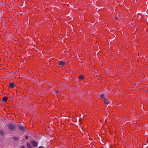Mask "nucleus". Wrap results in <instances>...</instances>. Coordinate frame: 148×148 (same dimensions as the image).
Listing matches in <instances>:
<instances>
[{
    "instance_id": "f257e3e1",
    "label": "nucleus",
    "mask_w": 148,
    "mask_h": 148,
    "mask_svg": "<svg viewBox=\"0 0 148 148\" xmlns=\"http://www.w3.org/2000/svg\"><path fill=\"white\" fill-rule=\"evenodd\" d=\"M8 127L10 130H14L16 131L15 126L14 125L13 123H9L7 125Z\"/></svg>"
},
{
    "instance_id": "f03ea898",
    "label": "nucleus",
    "mask_w": 148,
    "mask_h": 148,
    "mask_svg": "<svg viewBox=\"0 0 148 148\" xmlns=\"http://www.w3.org/2000/svg\"><path fill=\"white\" fill-rule=\"evenodd\" d=\"M17 127L18 129L21 131H24L25 130V126H21L19 125H17Z\"/></svg>"
},
{
    "instance_id": "7ed1b4c3",
    "label": "nucleus",
    "mask_w": 148,
    "mask_h": 148,
    "mask_svg": "<svg viewBox=\"0 0 148 148\" xmlns=\"http://www.w3.org/2000/svg\"><path fill=\"white\" fill-rule=\"evenodd\" d=\"M30 143L34 147H36L38 146V143L35 140H31Z\"/></svg>"
},
{
    "instance_id": "20e7f679",
    "label": "nucleus",
    "mask_w": 148,
    "mask_h": 148,
    "mask_svg": "<svg viewBox=\"0 0 148 148\" xmlns=\"http://www.w3.org/2000/svg\"><path fill=\"white\" fill-rule=\"evenodd\" d=\"M16 86V85L14 82L10 83L9 84V87L11 88H14Z\"/></svg>"
},
{
    "instance_id": "39448f33",
    "label": "nucleus",
    "mask_w": 148,
    "mask_h": 148,
    "mask_svg": "<svg viewBox=\"0 0 148 148\" xmlns=\"http://www.w3.org/2000/svg\"><path fill=\"white\" fill-rule=\"evenodd\" d=\"M65 64V63L63 61H60L59 63V64L60 65H62V66L63 67Z\"/></svg>"
},
{
    "instance_id": "423d86ee",
    "label": "nucleus",
    "mask_w": 148,
    "mask_h": 148,
    "mask_svg": "<svg viewBox=\"0 0 148 148\" xmlns=\"http://www.w3.org/2000/svg\"><path fill=\"white\" fill-rule=\"evenodd\" d=\"M8 99L7 97H4L2 98V100L3 101L7 102V101Z\"/></svg>"
},
{
    "instance_id": "0eeeda50",
    "label": "nucleus",
    "mask_w": 148,
    "mask_h": 148,
    "mask_svg": "<svg viewBox=\"0 0 148 148\" xmlns=\"http://www.w3.org/2000/svg\"><path fill=\"white\" fill-rule=\"evenodd\" d=\"M12 138L13 140L14 141H16L18 140L19 138L18 137H12Z\"/></svg>"
},
{
    "instance_id": "6e6552de",
    "label": "nucleus",
    "mask_w": 148,
    "mask_h": 148,
    "mask_svg": "<svg viewBox=\"0 0 148 148\" xmlns=\"http://www.w3.org/2000/svg\"><path fill=\"white\" fill-rule=\"evenodd\" d=\"M4 133L3 130H1L0 131V136L1 135L3 136L4 135Z\"/></svg>"
},
{
    "instance_id": "1a4fd4ad",
    "label": "nucleus",
    "mask_w": 148,
    "mask_h": 148,
    "mask_svg": "<svg viewBox=\"0 0 148 148\" xmlns=\"http://www.w3.org/2000/svg\"><path fill=\"white\" fill-rule=\"evenodd\" d=\"M103 101H104V103L105 104H108L109 103L107 101V99H104Z\"/></svg>"
},
{
    "instance_id": "9d476101",
    "label": "nucleus",
    "mask_w": 148,
    "mask_h": 148,
    "mask_svg": "<svg viewBox=\"0 0 148 148\" xmlns=\"http://www.w3.org/2000/svg\"><path fill=\"white\" fill-rule=\"evenodd\" d=\"M79 78L80 79L82 80L84 78V77L83 75H80L79 76Z\"/></svg>"
},
{
    "instance_id": "9b49d317",
    "label": "nucleus",
    "mask_w": 148,
    "mask_h": 148,
    "mask_svg": "<svg viewBox=\"0 0 148 148\" xmlns=\"http://www.w3.org/2000/svg\"><path fill=\"white\" fill-rule=\"evenodd\" d=\"M27 145L28 148H32V146L29 143H27Z\"/></svg>"
},
{
    "instance_id": "f8f14e48",
    "label": "nucleus",
    "mask_w": 148,
    "mask_h": 148,
    "mask_svg": "<svg viewBox=\"0 0 148 148\" xmlns=\"http://www.w3.org/2000/svg\"><path fill=\"white\" fill-rule=\"evenodd\" d=\"M104 94H103L101 95H100V97H101V98H103V99H105V97H104Z\"/></svg>"
},
{
    "instance_id": "ddd939ff",
    "label": "nucleus",
    "mask_w": 148,
    "mask_h": 148,
    "mask_svg": "<svg viewBox=\"0 0 148 148\" xmlns=\"http://www.w3.org/2000/svg\"><path fill=\"white\" fill-rule=\"evenodd\" d=\"M38 148H45L42 146H40Z\"/></svg>"
},
{
    "instance_id": "4468645a",
    "label": "nucleus",
    "mask_w": 148,
    "mask_h": 148,
    "mask_svg": "<svg viewBox=\"0 0 148 148\" xmlns=\"http://www.w3.org/2000/svg\"><path fill=\"white\" fill-rule=\"evenodd\" d=\"M56 94H58L59 93L58 91H56Z\"/></svg>"
},
{
    "instance_id": "2eb2a0df",
    "label": "nucleus",
    "mask_w": 148,
    "mask_h": 148,
    "mask_svg": "<svg viewBox=\"0 0 148 148\" xmlns=\"http://www.w3.org/2000/svg\"><path fill=\"white\" fill-rule=\"evenodd\" d=\"M26 139H27L28 138V137L27 136H26Z\"/></svg>"
},
{
    "instance_id": "dca6fc26",
    "label": "nucleus",
    "mask_w": 148,
    "mask_h": 148,
    "mask_svg": "<svg viewBox=\"0 0 148 148\" xmlns=\"http://www.w3.org/2000/svg\"><path fill=\"white\" fill-rule=\"evenodd\" d=\"M21 148H25V147L24 146H23L21 147Z\"/></svg>"
},
{
    "instance_id": "f3484780",
    "label": "nucleus",
    "mask_w": 148,
    "mask_h": 148,
    "mask_svg": "<svg viewBox=\"0 0 148 148\" xmlns=\"http://www.w3.org/2000/svg\"><path fill=\"white\" fill-rule=\"evenodd\" d=\"M117 18H115V19H117Z\"/></svg>"
},
{
    "instance_id": "a211bd4d",
    "label": "nucleus",
    "mask_w": 148,
    "mask_h": 148,
    "mask_svg": "<svg viewBox=\"0 0 148 148\" xmlns=\"http://www.w3.org/2000/svg\"><path fill=\"white\" fill-rule=\"evenodd\" d=\"M101 148H103V147H101Z\"/></svg>"
},
{
    "instance_id": "6ab92c4d",
    "label": "nucleus",
    "mask_w": 148,
    "mask_h": 148,
    "mask_svg": "<svg viewBox=\"0 0 148 148\" xmlns=\"http://www.w3.org/2000/svg\"><path fill=\"white\" fill-rule=\"evenodd\" d=\"M140 109H141V110H142V109H141V108H140Z\"/></svg>"
},
{
    "instance_id": "aec40b11",
    "label": "nucleus",
    "mask_w": 148,
    "mask_h": 148,
    "mask_svg": "<svg viewBox=\"0 0 148 148\" xmlns=\"http://www.w3.org/2000/svg\"><path fill=\"white\" fill-rule=\"evenodd\" d=\"M140 14H139V17L140 16Z\"/></svg>"
}]
</instances>
